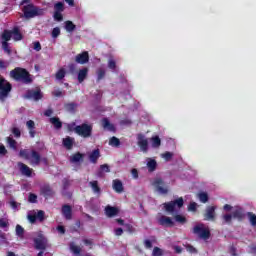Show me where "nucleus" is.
Listing matches in <instances>:
<instances>
[{
  "label": "nucleus",
  "instance_id": "obj_1",
  "mask_svg": "<svg viewBox=\"0 0 256 256\" xmlns=\"http://www.w3.org/2000/svg\"><path fill=\"white\" fill-rule=\"evenodd\" d=\"M10 77L14 79V81H20L24 85H31V83H33V76L25 68H14L10 71Z\"/></svg>",
  "mask_w": 256,
  "mask_h": 256
},
{
  "label": "nucleus",
  "instance_id": "obj_2",
  "mask_svg": "<svg viewBox=\"0 0 256 256\" xmlns=\"http://www.w3.org/2000/svg\"><path fill=\"white\" fill-rule=\"evenodd\" d=\"M22 13L25 19H34L45 15V9L35 6V4H27L22 7Z\"/></svg>",
  "mask_w": 256,
  "mask_h": 256
},
{
  "label": "nucleus",
  "instance_id": "obj_3",
  "mask_svg": "<svg viewBox=\"0 0 256 256\" xmlns=\"http://www.w3.org/2000/svg\"><path fill=\"white\" fill-rule=\"evenodd\" d=\"M74 131L76 135H79V137H83V139H89L93 135V125L82 123L80 125H77L74 129L69 128V131Z\"/></svg>",
  "mask_w": 256,
  "mask_h": 256
},
{
  "label": "nucleus",
  "instance_id": "obj_4",
  "mask_svg": "<svg viewBox=\"0 0 256 256\" xmlns=\"http://www.w3.org/2000/svg\"><path fill=\"white\" fill-rule=\"evenodd\" d=\"M34 247L37 251H45L49 247V240L41 232L33 239Z\"/></svg>",
  "mask_w": 256,
  "mask_h": 256
},
{
  "label": "nucleus",
  "instance_id": "obj_5",
  "mask_svg": "<svg viewBox=\"0 0 256 256\" xmlns=\"http://www.w3.org/2000/svg\"><path fill=\"white\" fill-rule=\"evenodd\" d=\"M183 205H185V201L183 200V197H180L170 202H165L163 204L164 209L167 213H175V208L177 207V209H181Z\"/></svg>",
  "mask_w": 256,
  "mask_h": 256
},
{
  "label": "nucleus",
  "instance_id": "obj_6",
  "mask_svg": "<svg viewBox=\"0 0 256 256\" xmlns=\"http://www.w3.org/2000/svg\"><path fill=\"white\" fill-rule=\"evenodd\" d=\"M193 233L194 235H198V237L204 241H207L211 238V231L209 228L203 227V224L194 226Z\"/></svg>",
  "mask_w": 256,
  "mask_h": 256
},
{
  "label": "nucleus",
  "instance_id": "obj_7",
  "mask_svg": "<svg viewBox=\"0 0 256 256\" xmlns=\"http://www.w3.org/2000/svg\"><path fill=\"white\" fill-rule=\"evenodd\" d=\"M13 89V85H11L5 78L0 76V99H5L9 97V93Z\"/></svg>",
  "mask_w": 256,
  "mask_h": 256
},
{
  "label": "nucleus",
  "instance_id": "obj_8",
  "mask_svg": "<svg viewBox=\"0 0 256 256\" xmlns=\"http://www.w3.org/2000/svg\"><path fill=\"white\" fill-rule=\"evenodd\" d=\"M1 39H2V49L4 53H6L7 55H11L12 53L11 46H9V41H11V32L5 29L2 32Z\"/></svg>",
  "mask_w": 256,
  "mask_h": 256
},
{
  "label": "nucleus",
  "instance_id": "obj_9",
  "mask_svg": "<svg viewBox=\"0 0 256 256\" xmlns=\"http://www.w3.org/2000/svg\"><path fill=\"white\" fill-rule=\"evenodd\" d=\"M137 145L140 147L143 153H147L149 151V140L145 138V134L139 133L137 134Z\"/></svg>",
  "mask_w": 256,
  "mask_h": 256
},
{
  "label": "nucleus",
  "instance_id": "obj_10",
  "mask_svg": "<svg viewBox=\"0 0 256 256\" xmlns=\"http://www.w3.org/2000/svg\"><path fill=\"white\" fill-rule=\"evenodd\" d=\"M26 99H33L34 101H39L43 99V93H41V89L37 90H27L25 94Z\"/></svg>",
  "mask_w": 256,
  "mask_h": 256
},
{
  "label": "nucleus",
  "instance_id": "obj_11",
  "mask_svg": "<svg viewBox=\"0 0 256 256\" xmlns=\"http://www.w3.org/2000/svg\"><path fill=\"white\" fill-rule=\"evenodd\" d=\"M40 193L45 197V199H51L55 195V191L49 184H45L40 188Z\"/></svg>",
  "mask_w": 256,
  "mask_h": 256
},
{
  "label": "nucleus",
  "instance_id": "obj_12",
  "mask_svg": "<svg viewBox=\"0 0 256 256\" xmlns=\"http://www.w3.org/2000/svg\"><path fill=\"white\" fill-rule=\"evenodd\" d=\"M61 213L66 221L73 219V208L69 204H64L61 209Z\"/></svg>",
  "mask_w": 256,
  "mask_h": 256
},
{
  "label": "nucleus",
  "instance_id": "obj_13",
  "mask_svg": "<svg viewBox=\"0 0 256 256\" xmlns=\"http://www.w3.org/2000/svg\"><path fill=\"white\" fill-rule=\"evenodd\" d=\"M158 224H160L162 227H174L175 222H173V219H171L168 216L162 215L158 219Z\"/></svg>",
  "mask_w": 256,
  "mask_h": 256
},
{
  "label": "nucleus",
  "instance_id": "obj_14",
  "mask_svg": "<svg viewBox=\"0 0 256 256\" xmlns=\"http://www.w3.org/2000/svg\"><path fill=\"white\" fill-rule=\"evenodd\" d=\"M217 206H208L204 213V221H215V211Z\"/></svg>",
  "mask_w": 256,
  "mask_h": 256
},
{
  "label": "nucleus",
  "instance_id": "obj_15",
  "mask_svg": "<svg viewBox=\"0 0 256 256\" xmlns=\"http://www.w3.org/2000/svg\"><path fill=\"white\" fill-rule=\"evenodd\" d=\"M18 167L20 169V173L24 175V177H33V169L27 166L26 164L19 162Z\"/></svg>",
  "mask_w": 256,
  "mask_h": 256
},
{
  "label": "nucleus",
  "instance_id": "obj_16",
  "mask_svg": "<svg viewBox=\"0 0 256 256\" xmlns=\"http://www.w3.org/2000/svg\"><path fill=\"white\" fill-rule=\"evenodd\" d=\"M75 61L79 63V65H85L86 63H89V52L84 51L80 54H77Z\"/></svg>",
  "mask_w": 256,
  "mask_h": 256
},
{
  "label": "nucleus",
  "instance_id": "obj_17",
  "mask_svg": "<svg viewBox=\"0 0 256 256\" xmlns=\"http://www.w3.org/2000/svg\"><path fill=\"white\" fill-rule=\"evenodd\" d=\"M154 185H155L157 191L159 193H161L162 195H167V193L169 192V190L164 187L165 183L163 182V180L161 178L156 179L154 181Z\"/></svg>",
  "mask_w": 256,
  "mask_h": 256
},
{
  "label": "nucleus",
  "instance_id": "obj_18",
  "mask_svg": "<svg viewBox=\"0 0 256 256\" xmlns=\"http://www.w3.org/2000/svg\"><path fill=\"white\" fill-rule=\"evenodd\" d=\"M29 161L31 165H39L41 163V154L37 150H31Z\"/></svg>",
  "mask_w": 256,
  "mask_h": 256
},
{
  "label": "nucleus",
  "instance_id": "obj_19",
  "mask_svg": "<svg viewBox=\"0 0 256 256\" xmlns=\"http://www.w3.org/2000/svg\"><path fill=\"white\" fill-rule=\"evenodd\" d=\"M232 217L234 219H238V221H243L245 219V212L243 211V208L236 206L232 212Z\"/></svg>",
  "mask_w": 256,
  "mask_h": 256
},
{
  "label": "nucleus",
  "instance_id": "obj_20",
  "mask_svg": "<svg viewBox=\"0 0 256 256\" xmlns=\"http://www.w3.org/2000/svg\"><path fill=\"white\" fill-rule=\"evenodd\" d=\"M99 157H101V151L99 149H95L89 154L88 159L90 163H93V165H97Z\"/></svg>",
  "mask_w": 256,
  "mask_h": 256
},
{
  "label": "nucleus",
  "instance_id": "obj_21",
  "mask_svg": "<svg viewBox=\"0 0 256 256\" xmlns=\"http://www.w3.org/2000/svg\"><path fill=\"white\" fill-rule=\"evenodd\" d=\"M8 33H10L11 39L13 37L15 41H21L23 39V34H21L19 27H14L12 30H8Z\"/></svg>",
  "mask_w": 256,
  "mask_h": 256
},
{
  "label": "nucleus",
  "instance_id": "obj_22",
  "mask_svg": "<svg viewBox=\"0 0 256 256\" xmlns=\"http://www.w3.org/2000/svg\"><path fill=\"white\" fill-rule=\"evenodd\" d=\"M26 127L29 131V135H30L31 139H35V135H37V131L35 130V121L28 120L26 122Z\"/></svg>",
  "mask_w": 256,
  "mask_h": 256
},
{
  "label": "nucleus",
  "instance_id": "obj_23",
  "mask_svg": "<svg viewBox=\"0 0 256 256\" xmlns=\"http://www.w3.org/2000/svg\"><path fill=\"white\" fill-rule=\"evenodd\" d=\"M88 75H89V68L84 67V68L80 69L78 71V76H77L78 83H83V81H85V79H87Z\"/></svg>",
  "mask_w": 256,
  "mask_h": 256
},
{
  "label": "nucleus",
  "instance_id": "obj_24",
  "mask_svg": "<svg viewBox=\"0 0 256 256\" xmlns=\"http://www.w3.org/2000/svg\"><path fill=\"white\" fill-rule=\"evenodd\" d=\"M85 159V154L76 152L70 156V163H82Z\"/></svg>",
  "mask_w": 256,
  "mask_h": 256
},
{
  "label": "nucleus",
  "instance_id": "obj_25",
  "mask_svg": "<svg viewBox=\"0 0 256 256\" xmlns=\"http://www.w3.org/2000/svg\"><path fill=\"white\" fill-rule=\"evenodd\" d=\"M104 173H111V168L108 166V164L100 165V168L97 171L96 175H97V177L103 178V177H105Z\"/></svg>",
  "mask_w": 256,
  "mask_h": 256
},
{
  "label": "nucleus",
  "instance_id": "obj_26",
  "mask_svg": "<svg viewBox=\"0 0 256 256\" xmlns=\"http://www.w3.org/2000/svg\"><path fill=\"white\" fill-rule=\"evenodd\" d=\"M112 187L116 193H123V191H125V188L123 187V182H121V180L119 179L113 180Z\"/></svg>",
  "mask_w": 256,
  "mask_h": 256
},
{
  "label": "nucleus",
  "instance_id": "obj_27",
  "mask_svg": "<svg viewBox=\"0 0 256 256\" xmlns=\"http://www.w3.org/2000/svg\"><path fill=\"white\" fill-rule=\"evenodd\" d=\"M102 127L103 129H107V131H111L112 133H115V125H113L108 118L102 119Z\"/></svg>",
  "mask_w": 256,
  "mask_h": 256
},
{
  "label": "nucleus",
  "instance_id": "obj_28",
  "mask_svg": "<svg viewBox=\"0 0 256 256\" xmlns=\"http://www.w3.org/2000/svg\"><path fill=\"white\" fill-rule=\"evenodd\" d=\"M105 214L107 215V217H115V215L119 214V209L113 206H106Z\"/></svg>",
  "mask_w": 256,
  "mask_h": 256
},
{
  "label": "nucleus",
  "instance_id": "obj_29",
  "mask_svg": "<svg viewBox=\"0 0 256 256\" xmlns=\"http://www.w3.org/2000/svg\"><path fill=\"white\" fill-rule=\"evenodd\" d=\"M62 143L65 149H67L68 151H71V149H73V143H75V138H71L67 136L66 138L63 139Z\"/></svg>",
  "mask_w": 256,
  "mask_h": 256
},
{
  "label": "nucleus",
  "instance_id": "obj_30",
  "mask_svg": "<svg viewBox=\"0 0 256 256\" xmlns=\"http://www.w3.org/2000/svg\"><path fill=\"white\" fill-rule=\"evenodd\" d=\"M89 187H91L95 195H101V187H99V181L93 180L89 182Z\"/></svg>",
  "mask_w": 256,
  "mask_h": 256
},
{
  "label": "nucleus",
  "instance_id": "obj_31",
  "mask_svg": "<svg viewBox=\"0 0 256 256\" xmlns=\"http://www.w3.org/2000/svg\"><path fill=\"white\" fill-rule=\"evenodd\" d=\"M65 75H67V70H65V68H60L55 74L56 81H63Z\"/></svg>",
  "mask_w": 256,
  "mask_h": 256
},
{
  "label": "nucleus",
  "instance_id": "obj_32",
  "mask_svg": "<svg viewBox=\"0 0 256 256\" xmlns=\"http://www.w3.org/2000/svg\"><path fill=\"white\" fill-rule=\"evenodd\" d=\"M50 123L54 125L55 129H61L63 127V122L58 117L50 118Z\"/></svg>",
  "mask_w": 256,
  "mask_h": 256
},
{
  "label": "nucleus",
  "instance_id": "obj_33",
  "mask_svg": "<svg viewBox=\"0 0 256 256\" xmlns=\"http://www.w3.org/2000/svg\"><path fill=\"white\" fill-rule=\"evenodd\" d=\"M77 29V26L73 23V21L71 20H67L65 22V30L68 32V33H73V31Z\"/></svg>",
  "mask_w": 256,
  "mask_h": 256
},
{
  "label": "nucleus",
  "instance_id": "obj_34",
  "mask_svg": "<svg viewBox=\"0 0 256 256\" xmlns=\"http://www.w3.org/2000/svg\"><path fill=\"white\" fill-rule=\"evenodd\" d=\"M151 143L154 149H159L161 147V138H159V136H153L151 138Z\"/></svg>",
  "mask_w": 256,
  "mask_h": 256
},
{
  "label": "nucleus",
  "instance_id": "obj_35",
  "mask_svg": "<svg viewBox=\"0 0 256 256\" xmlns=\"http://www.w3.org/2000/svg\"><path fill=\"white\" fill-rule=\"evenodd\" d=\"M65 11V4L63 2H57L54 4V13H63Z\"/></svg>",
  "mask_w": 256,
  "mask_h": 256
},
{
  "label": "nucleus",
  "instance_id": "obj_36",
  "mask_svg": "<svg viewBox=\"0 0 256 256\" xmlns=\"http://www.w3.org/2000/svg\"><path fill=\"white\" fill-rule=\"evenodd\" d=\"M6 141L10 149H13V151H17V140L13 139L12 137H7Z\"/></svg>",
  "mask_w": 256,
  "mask_h": 256
},
{
  "label": "nucleus",
  "instance_id": "obj_37",
  "mask_svg": "<svg viewBox=\"0 0 256 256\" xmlns=\"http://www.w3.org/2000/svg\"><path fill=\"white\" fill-rule=\"evenodd\" d=\"M19 157H22V159H26V161H29L31 159V153L27 149H21L19 152Z\"/></svg>",
  "mask_w": 256,
  "mask_h": 256
},
{
  "label": "nucleus",
  "instance_id": "obj_38",
  "mask_svg": "<svg viewBox=\"0 0 256 256\" xmlns=\"http://www.w3.org/2000/svg\"><path fill=\"white\" fill-rule=\"evenodd\" d=\"M69 247H70V251L74 253V255H81V247L75 245L74 242H71Z\"/></svg>",
  "mask_w": 256,
  "mask_h": 256
},
{
  "label": "nucleus",
  "instance_id": "obj_39",
  "mask_svg": "<svg viewBox=\"0 0 256 256\" xmlns=\"http://www.w3.org/2000/svg\"><path fill=\"white\" fill-rule=\"evenodd\" d=\"M174 220L176 223H180V225H185V223H187V218L181 214H176Z\"/></svg>",
  "mask_w": 256,
  "mask_h": 256
},
{
  "label": "nucleus",
  "instance_id": "obj_40",
  "mask_svg": "<svg viewBox=\"0 0 256 256\" xmlns=\"http://www.w3.org/2000/svg\"><path fill=\"white\" fill-rule=\"evenodd\" d=\"M109 145L111 147H119L121 145V140H119V138L113 136L109 140Z\"/></svg>",
  "mask_w": 256,
  "mask_h": 256
},
{
  "label": "nucleus",
  "instance_id": "obj_41",
  "mask_svg": "<svg viewBox=\"0 0 256 256\" xmlns=\"http://www.w3.org/2000/svg\"><path fill=\"white\" fill-rule=\"evenodd\" d=\"M147 167H148V170L150 171V173H152L153 171H155V169H157V161L150 159L147 162Z\"/></svg>",
  "mask_w": 256,
  "mask_h": 256
},
{
  "label": "nucleus",
  "instance_id": "obj_42",
  "mask_svg": "<svg viewBox=\"0 0 256 256\" xmlns=\"http://www.w3.org/2000/svg\"><path fill=\"white\" fill-rule=\"evenodd\" d=\"M224 225H231L233 221V214H225L222 216Z\"/></svg>",
  "mask_w": 256,
  "mask_h": 256
},
{
  "label": "nucleus",
  "instance_id": "obj_43",
  "mask_svg": "<svg viewBox=\"0 0 256 256\" xmlns=\"http://www.w3.org/2000/svg\"><path fill=\"white\" fill-rule=\"evenodd\" d=\"M0 229H4V231H8L9 220H7L5 218H0Z\"/></svg>",
  "mask_w": 256,
  "mask_h": 256
},
{
  "label": "nucleus",
  "instance_id": "obj_44",
  "mask_svg": "<svg viewBox=\"0 0 256 256\" xmlns=\"http://www.w3.org/2000/svg\"><path fill=\"white\" fill-rule=\"evenodd\" d=\"M247 217H248L252 227H256V215L253 212H248Z\"/></svg>",
  "mask_w": 256,
  "mask_h": 256
},
{
  "label": "nucleus",
  "instance_id": "obj_45",
  "mask_svg": "<svg viewBox=\"0 0 256 256\" xmlns=\"http://www.w3.org/2000/svg\"><path fill=\"white\" fill-rule=\"evenodd\" d=\"M65 109L67 111H70L71 113L75 112V109H77V104L71 102V103H67L65 104Z\"/></svg>",
  "mask_w": 256,
  "mask_h": 256
},
{
  "label": "nucleus",
  "instance_id": "obj_46",
  "mask_svg": "<svg viewBox=\"0 0 256 256\" xmlns=\"http://www.w3.org/2000/svg\"><path fill=\"white\" fill-rule=\"evenodd\" d=\"M36 215V220H39L40 223H43L45 221V211L39 210Z\"/></svg>",
  "mask_w": 256,
  "mask_h": 256
},
{
  "label": "nucleus",
  "instance_id": "obj_47",
  "mask_svg": "<svg viewBox=\"0 0 256 256\" xmlns=\"http://www.w3.org/2000/svg\"><path fill=\"white\" fill-rule=\"evenodd\" d=\"M198 197H199L201 203H207V201H209V195L205 192L199 193Z\"/></svg>",
  "mask_w": 256,
  "mask_h": 256
},
{
  "label": "nucleus",
  "instance_id": "obj_48",
  "mask_svg": "<svg viewBox=\"0 0 256 256\" xmlns=\"http://www.w3.org/2000/svg\"><path fill=\"white\" fill-rule=\"evenodd\" d=\"M62 187L64 191H67V189H69V187H71V180H69V178H64L62 180Z\"/></svg>",
  "mask_w": 256,
  "mask_h": 256
},
{
  "label": "nucleus",
  "instance_id": "obj_49",
  "mask_svg": "<svg viewBox=\"0 0 256 256\" xmlns=\"http://www.w3.org/2000/svg\"><path fill=\"white\" fill-rule=\"evenodd\" d=\"M16 235L18 237H23L25 235V229L21 225H16Z\"/></svg>",
  "mask_w": 256,
  "mask_h": 256
},
{
  "label": "nucleus",
  "instance_id": "obj_50",
  "mask_svg": "<svg viewBox=\"0 0 256 256\" xmlns=\"http://www.w3.org/2000/svg\"><path fill=\"white\" fill-rule=\"evenodd\" d=\"M102 79H105V69L99 68L97 70V81H101Z\"/></svg>",
  "mask_w": 256,
  "mask_h": 256
},
{
  "label": "nucleus",
  "instance_id": "obj_51",
  "mask_svg": "<svg viewBox=\"0 0 256 256\" xmlns=\"http://www.w3.org/2000/svg\"><path fill=\"white\" fill-rule=\"evenodd\" d=\"M51 35H52L53 39H57V37H59V35H61V28H59V27L53 28Z\"/></svg>",
  "mask_w": 256,
  "mask_h": 256
},
{
  "label": "nucleus",
  "instance_id": "obj_52",
  "mask_svg": "<svg viewBox=\"0 0 256 256\" xmlns=\"http://www.w3.org/2000/svg\"><path fill=\"white\" fill-rule=\"evenodd\" d=\"M185 249L186 251H188V253H194V254H197L198 251H197V248H195L193 245L191 244H186L185 245Z\"/></svg>",
  "mask_w": 256,
  "mask_h": 256
},
{
  "label": "nucleus",
  "instance_id": "obj_53",
  "mask_svg": "<svg viewBox=\"0 0 256 256\" xmlns=\"http://www.w3.org/2000/svg\"><path fill=\"white\" fill-rule=\"evenodd\" d=\"M152 256H163V250L159 247H154Z\"/></svg>",
  "mask_w": 256,
  "mask_h": 256
},
{
  "label": "nucleus",
  "instance_id": "obj_54",
  "mask_svg": "<svg viewBox=\"0 0 256 256\" xmlns=\"http://www.w3.org/2000/svg\"><path fill=\"white\" fill-rule=\"evenodd\" d=\"M12 134L16 139H19L21 137V130L17 127L12 128Z\"/></svg>",
  "mask_w": 256,
  "mask_h": 256
},
{
  "label": "nucleus",
  "instance_id": "obj_55",
  "mask_svg": "<svg viewBox=\"0 0 256 256\" xmlns=\"http://www.w3.org/2000/svg\"><path fill=\"white\" fill-rule=\"evenodd\" d=\"M53 18L55 21H63V14L61 12H54Z\"/></svg>",
  "mask_w": 256,
  "mask_h": 256
},
{
  "label": "nucleus",
  "instance_id": "obj_56",
  "mask_svg": "<svg viewBox=\"0 0 256 256\" xmlns=\"http://www.w3.org/2000/svg\"><path fill=\"white\" fill-rule=\"evenodd\" d=\"M125 229L127 233H130V235H133V233L135 232V227H133V225L131 224H125Z\"/></svg>",
  "mask_w": 256,
  "mask_h": 256
},
{
  "label": "nucleus",
  "instance_id": "obj_57",
  "mask_svg": "<svg viewBox=\"0 0 256 256\" xmlns=\"http://www.w3.org/2000/svg\"><path fill=\"white\" fill-rule=\"evenodd\" d=\"M29 203H37V195L30 193L28 196Z\"/></svg>",
  "mask_w": 256,
  "mask_h": 256
},
{
  "label": "nucleus",
  "instance_id": "obj_58",
  "mask_svg": "<svg viewBox=\"0 0 256 256\" xmlns=\"http://www.w3.org/2000/svg\"><path fill=\"white\" fill-rule=\"evenodd\" d=\"M33 49L34 51H41L42 47H41V42L40 41H35L33 42Z\"/></svg>",
  "mask_w": 256,
  "mask_h": 256
},
{
  "label": "nucleus",
  "instance_id": "obj_59",
  "mask_svg": "<svg viewBox=\"0 0 256 256\" xmlns=\"http://www.w3.org/2000/svg\"><path fill=\"white\" fill-rule=\"evenodd\" d=\"M162 157H163L166 161H171V159H173V153H171V152H165L164 154H162Z\"/></svg>",
  "mask_w": 256,
  "mask_h": 256
},
{
  "label": "nucleus",
  "instance_id": "obj_60",
  "mask_svg": "<svg viewBox=\"0 0 256 256\" xmlns=\"http://www.w3.org/2000/svg\"><path fill=\"white\" fill-rule=\"evenodd\" d=\"M108 67L109 69L115 71V69H117V62H115V60H109Z\"/></svg>",
  "mask_w": 256,
  "mask_h": 256
},
{
  "label": "nucleus",
  "instance_id": "obj_61",
  "mask_svg": "<svg viewBox=\"0 0 256 256\" xmlns=\"http://www.w3.org/2000/svg\"><path fill=\"white\" fill-rule=\"evenodd\" d=\"M27 219L30 223H36L37 222V216L36 214H28Z\"/></svg>",
  "mask_w": 256,
  "mask_h": 256
},
{
  "label": "nucleus",
  "instance_id": "obj_62",
  "mask_svg": "<svg viewBox=\"0 0 256 256\" xmlns=\"http://www.w3.org/2000/svg\"><path fill=\"white\" fill-rule=\"evenodd\" d=\"M188 211H197V203L191 202L188 206Z\"/></svg>",
  "mask_w": 256,
  "mask_h": 256
},
{
  "label": "nucleus",
  "instance_id": "obj_63",
  "mask_svg": "<svg viewBox=\"0 0 256 256\" xmlns=\"http://www.w3.org/2000/svg\"><path fill=\"white\" fill-rule=\"evenodd\" d=\"M52 95H53V97H63V91H61L60 89L54 90L52 92Z\"/></svg>",
  "mask_w": 256,
  "mask_h": 256
},
{
  "label": "nucleus",
  "instance_id": "obj_64",
  "mask_svg": "<svg viewBox=\"0 0 256 256\" xmlns=\"http://www.w3.org/2000/svg\"><path fill=\"white\" fill-rule=\"evenodd\" d=\"M9 67V62H5L4 60H0V69H7Z\"/></svg>",
  "mask_w": 256,
  "mask_h": 256
}]
</instances>
